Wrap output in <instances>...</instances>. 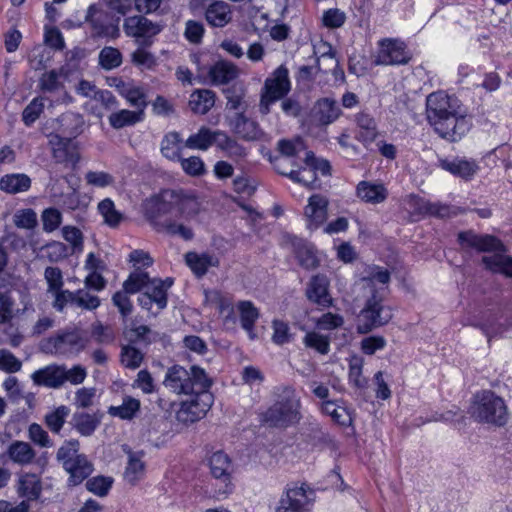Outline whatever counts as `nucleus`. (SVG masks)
<instances>
[{
    "mask_svg": "<svg viewBox=\"0 0 512 512\" xmlns=\"http://www.w3.org/2000/svg\"><path fill=\"white\" fill-rule=\"evenodd\" d=\"M121 96L124 97L131 106L138 108L139 111L142 112L148 104L144 90L133 81H127V87L124 89Z\"/></svg>",
    "mask_w": 512,
    "mask_h": 512,
    "instance_id": "nucleus-47",
    "label": "nucleus"
},
{
    "mask_svg": "<svg viewBox=\"0 0 512 512\" xmlns=\"http://www.w3.org/2000/svg\"><path fill=\"white\" fill-rule=\"evenodd\" d=\"M143 359V352L135 345L128 343L121 347L120 361L125 368L135 370L141 366Z\"/></svg>",
    "mask_w": 512,
    "mask_h": 512,
    "instance_id": "nucleus-46",
    "label": "nucleus"
},
{
    "mask_svg": "<svg viewBox=\"0 0 512 512\" xmlns=\"http://www.w3.org/2000/svg\"><path fill=\"white\" fill-rule=\"evenodd\" d=\"M69 413L70 409L65 405H61L47 413L44 417V422L51 432L58 434L63 428Z\"/></svg>",
    "mask_w": 512,
    "mask_h": 512,
    "instance_id": "nucleus-49",
    "label": "nucleus"
},
{
    "mask_svg": "<svg viewBox=\"0 0 512 512\" xmlns=\"http://www.w3.org/2000/svg\"><path fill=\"white\" fill-rule=\"evenodd\" d=\"M16 491L19 497L27 503L36 501L42 493V481L39 475L30 472H22L18 475Z\"/></svg>",
    "mask_w": 512,
    "mask_h": 512,
    "instance_id": "nucleus-18",
    "label": "nucleus"
},
{
    "mask_svg": "<svg viewBox=\"0 0 512 512\" xmlns=\"http://www.w3.org/2000/svg\"><path fill=\"white\" fill-rule=\"evenodd\" d=\"M471 416L479 423L500 427L508 420V408L502 397L491 390H483L474 396Z\"/></svg>",
    "mask_w": 512,
    "mask_h": 512,
    "instance_id": "nucleus-5",
    "label": "nucleus"
},
{
    "mask_svg": "<svg viewBox=\"0 0 512 512\" xmlns=\"http://www.w3.org/2000/svg\"><path fill=\"white\" fill-rule=\"evenodd\" d=\"M216 147L224 153V155L235 162L246 157V148L238 143L237 140L230 137L226 132L221 131L217 139Z\"/></svg>",
    "mask_w": 512,
    "mask_h": 512,
    "instance_id": "nucleus-33",
    "label": "nucleus"
},
{
    "mask_svg": "<svg viewBox=\"0 0 512 512\" xmlns=\"http://www.w3.org/2000/svg\"><path fill=\"white\" fill-rule=\"evenodd\" d=\"M213 384L206 371L198 365H172L166 371L163 385L177 395H201Z\"/></svg>",
    "mask_w": 512,
    "mask_h": 512,
    "instance_id": "nucleus-3",
    "label": "nucleus"
},
{
    "mask_svg": "<svg viewBox=\"0 0 512 512\" xmlns=\"http://www.w3.org/2000/svg\"><path fill=\"white\" fill-rule=\"evenodd\" d=\"M458 241L464 249H475L479 252L504 251V245L491 235H478L472 231L461 232Z\"/></svg>",
    "mask_w": 512,
    "mask_h": 512,
    "instance_id": "nucleus-17",
    "label": "nucleus"
},
{
    "mask_svg": "<svg viewBox=\"0 0 512 512\" xmlns=\"http://www.w3.org/2000/svg\"><path fill=\"white\" fill-rule=\"evenodd\" d=\"M85 181L89 186L106 188L114 185L115 178L112 174L105 171H88L85 174Z\"/></svg>",
    "mask_w": 512,
    "mask_h": 512,
    "instance_id": "nucleus-58",
    "label": "nucleus"
},
{
    "mask_svg": "<svg viewBox=\"0 0 512 512\" xmlns=\"http://www.w3.org/2000/svg\"><path fill=\"white\" fill-rule=\"evenodd\" d=\"M28 437L37 446L41 448H51L54 443L49 437L48 432L38 423H32L28 427Z\"/></svg>",
    "mask_w": 512,
    "mask_h": 512,
    "instance_id": "nucleus-57",
    "label": "nucleus"
},
{
    "mask_svg": "<svg viewBox=\"0 0 512 512\" xmlns=\"http://www.w3.org/2000/svg\"><path fill=\"white\" fill-rule=\"evenodd\" d=\"M192 396L191 400L181 402L176 412V419L181 423L190 424L202 419L212 405L213 396L209 391Z\"/></svg>",
    "mask_w": 512,
    "mask_h": 512,
    "instance_id": "nucleus-12",
    "label": "nucleus"
},
{
    "mask_svg": "<svg viewBox=\"0 0 512 512\" xmlns=\"http://www.w3.org/2000/svg\"><path fill=\"white\" fill-rule=\"evenodd\" d=\"M62 76V70H51L44 73L39 80V87L45 92H54L62 87L60 77Z\"/></svg>",
    "mask_w": 512,
    "mask_h": 512,
    "instance_id": "nucleus-62",
    "label": "nucleus"
},
{
    "mask_svg": "<svg viewBox=\"0 0 512 512\" xmlns=\"http://www.w3.org/2000/svg\"><path fill=\"white\" fill-rule=\"evenodd\" d=\"M43 230L45 232L55 231L62 223V214L56 208H47L41 215Z\"/></svg>",
    "mask_w": 512,
    "mask_h": 512,
    "instance_id": "nucleus-64",
    "label": "nucleus"
},
{
    "mask_svg": "<svg viewBox=\"0 0 512 512\" xmlns=\"http://www.w3.org/2000/svg\"><path fill=\"white\" fill-rule=\"evenodd\" d=\"M30 186L31 179L22 173L6 174L0 179V190L8 194L25 192Z\"/></svg>",
    "mask_w": 512,
    "mask_h": 512,
    "instance_id": "nucleus-38",
    "label": "nucleus"
},
{
    "mask_svg": "<svg viewBox=\"0 0 512 512\" xmlns=\"http://www.w3.org/2000/svg\"><path fill=\"white\" fill-rule=\"evenodd\" d=\"M123 288L129 293H137L141 290L152 299L154 304L157 306V313L166 308L168 303L167 293L161 279H150L147 272L136 268L123 283Z\"/></svg>",
    "mask_w": 512,
    "mask_h": 512,
    "instance_id": "nucleus-8",
    "label": "nucleus"
},
{
    "mask_svg": "<svg viewBox=\"0 0 512 512\" xmlns=\"http://www.w3.org/2000/svg\"><path fill=\"white\" fill-rule=\"evenodd\" d=\"M7 455L12 462L23 466L33 462L36 452L28 442L16 440L9 445Z\"/></svg>",
    "mask_w": 512,
    "mask_h": 512,
    "instance_id": "nucleus-36",
    "label": "nucleus"
},
{
    "mask_svg": "<svg viewBox=\"0 0 512 512\" xmlns=\"http://www.w3.org/2000/svg\"><path fill=\"white\" fill-rule=\"evenodd\" d=\"M282 162L283 161L279 158H276L274 160L275 170L279 174L290 178L292 181L301 183L305 186H310L316 180L315 173L312 171V169H310V167L299 168V166L295 163V161H292L291 165L293 167H297L298 169H291L290 171H286V170L282 169V167H281Z\"/></svg>",
    "mask_w": 512,
    "mask_h": 512,
    "instance_id": "nucleus-35",
    "label": "nucleus"
},
{
    "mask_svg": "<svg viewBox=\"0 0 512 512\" xmlns=\"http://www.w3.org/2000/svg\"><path fill=\"white\" fill-rule=\"evenodd\" d=\"M311 495H313V491L305 483L287 485L275 512H309Z\"/></svg>",
    "mask_w": 512,
    "mask_h": 512,
    "instance_id": "nucleus-10",
    "label": "nucleus"
},
{
    "mask_svg": "<svg viewBox=\"0 0 512 512\" xmlns=\"http://www.w3.org/2000/svg\"><path fill=\"white\" fill-rule=\"evenodd\" d=\"M291 90L289 71L285 65H280L265 79L261 89L259 111L263 115L270 112V106L285 98Z\"/></svg>",
    "mask_w": 512,
    "mask_h": 512,
    "instance_id": "nucleus-7",
    "label": "nucleus"
},
{
    "mask_svg": "<svg viewBox=\"0 0 512 512\" xmlns=\"http://www.w3.org/2000/svg\"><path fill=\"white\" fill-rule=\"evenodd\" d=\"M208 466L211 476L222 484V487L218 491V495L221 496L231 493L233 489L231 482L233 467L228 454L223 451H216L212 453L208 458Z\"/></svg>",
    "mask_w": 512,
    "mask_h": 512,
    "instance_id": "nucleus-13",
    "label": "nucleus"
},
{
    "mask_svg": "<svg viewBox=\"0 0 512 512\" xmlns=\"http://www.w3.org/2000/svg\"><path fill=\"white\" fill-rule=\"evenodd\" d=\"M239 75L238 67L232 62L219 60L208 71V76L213 85H224L235 80Z\"/></svg>",
    "mask_w": 512,
    "mask_h": 512,
    "instance_id": "nucleus-25",
    "label": "nucleus"
},
{
    "mask_svg": "<svg viewBox=\"0 0 512 512\" xmlns=\"http://www.w3.org/2000/svg\"><path fill=\"white\" fill-rule=\"evenodd\" d=\"M392 317L391 308L384 304L383 298L378 292H374L366 300L363 309L357 317V332L367 334L389 323Z\"/></svg>",
    "mask_w": 512,
    "mask_h": 512,
    "instance_id": "nucleus-6",
    "label": "nucleus"
},
{
    "mask_svg": "<svg viewBox=\"0 0 512 512\" xmlns=\"http://www.w3.org/2000/svg\"><path fill=\"white\" fill-rule=\"evenodd\" d=\"M482 261L489 270L512 278V257L495 253L491 256H484Z\"/></svg>",
    "mask_w": 512,
    "mask_h": 512,
    "instance_id": "nucleus-41",
    "label": "nucleus"
},
{
    "mask_svg": "<svg viewBox=\"0 0 512 512\" xmlns=\"http://www.w3.org/2000/svg\"><path fill=\"white\" fill-rule=\"evenodd\" d=\"M157 336L158 334L152 332L147 325L134 326L125 332L126 339L133 345L148 346L157 339Z\"/></svg>",
    "mask_w": 512,
    "mask_h": 512,
    "instance_id": "nucleus-42",
    "label": "nucleus"
},
{
    "mask_svg": "<svg viewBox=\"0 0 512 512\" xmlns=\"http://www.w3.org/2000/svg\"><path fill=\"white\" fill-rule=\"evenodd\" d=\"M214 104L215 93L212 90L198 89L190 95L189 107L196 114H206Z\"/></svg>",
    "mask_w": 512,
    "mask_h": 512,
    "instance_id": "nucleus-37",
    "label": "nucleus"
},
{
    "mask_svg": "<svg viewBox=\"0 0 512 512\" xmlns=\"http://www.w3.org/2000/svg\"><path fill=\"white\" fill-rule=\"evenodd\" d=\"M439 166L456 177L464 180L471 179L478 171L479 167L474 160L455 157L453 159H441Z\"/></svg>",
    "mask_w": 512,
    "mask_h": 512,
    "instance_id": "nucleus-20",
    "label": "nucleus"
},
{
    "mask_svg": "<svg viewBox=\"0 0 512 512\" xmlns=\"http://www.w3.org/2000/svg\"><path fill=\"white\" fill-rule=\"evenodd\" d=\"M301 403L295 390L290 386L282 388L280 399L263 414V421L270 426L286 428L297 424L301 419Z\"/></svg>",
    "mask_w": 512,
    "mask_h": 512,
    "instance_id": "nucleus-4",
    "label": "nucleus"
},
{
    "mask_svg": "<svg viewBox=\"0 0 512 512\" xmlns=\"http://www.w3.org/2000/svg\"><path fill=\"white\" fill-rule=\"evenodd\" d=\"M63 375V365L51 364L36 370L31 378L36 385L58 389L62 387Z\"/></svg>",
    "mask_w": 512,
    "mask_h": 512,
    "instance_id": "nucleus-23",
    "label": "nucleus"
},
{
    "mask_svg": "<svg viewBox=\"0 0 512 512\" xmlns=\"http://www.w3.org/2000/svg\"><path fill=\"white\" fill-rule=\"evenodd\" d=\"M99 64L105 70H112L122 64V54L114 47H104L99 53Z\"/></svg>",
    "mask_w": 512,
    "mask_h": 512,
    "instance_id": "nucleus-53",
    "label": "nucleus"
},
{
    "mask_svg": "<svg viewBox=\"0 0 512 512\" xmlns=\"http://www.w3.org/2000/svg\"><path fill=\"white\" fill-rule=\"evenodd\" d=\"M84 123L82 115L74 112L64 113L58 118V132L73 140L83 132Z\"/></svg>",
    "mask_w": 512,
    "mask_h": 512,
    "instance_id": "nucleus-32",
    "label": "nucleus"
},
{
    "mask_svg": "<svg viewBox=\"0 0 512 512\" xmlns=\"http://www.w3.org/2000/svg\"><path fill=\"white\" fill-rule=\"evenodd\" d=\"M86 341L75 331H62L40 342L41 352L69 357L84 350Z\"/></svg>",
    "mask_w": 512,
    "mask_h": 512,
    "instance_id": "nucleus-9",
    "label": "nucleus"
},
{
    "mask_svg": "<svg viewBox=\"0 0 512 512\" xmlns=\"http://www.w3.org/2000/svg\"><path fill=\"white\" fill-rule=\"evenodd\" d=\"M15 301L11 292L4 286H0V324L11 321L14 315Z\"/></svg>",
    "mask_w": 512,
    "mask_h": 512,
    "instance_id": "nucleus-52",
    "label": "nucleus"
},
{
    "mask_svg": "<svg viewBox=\"0 0 512 512\" xmlns=\"http://www.w3.org/2000/svg\"><path fill=\"white\" fill-rule=\"evenodd\" d=\"M426 117L434 131L450 142L461 140L471 127L470 121L460 110L457 98L443 91L427 96Z\"/></svg>",
    "mask_w": 512,
    "mask_h": 512,
    "instance_id": "nucleus-1",
    "label": "nucleus"
},
{
    "mask_svg": "<svg viewBox=\"0 0 512 512\" xmlns=\"http://www.w3.org/2000/svg\"><path fill=\"white\" fill-rule=\"evenodd\" d=\"M86 21L92 29L93 37H104L111 34H118V28L107 24V15L101 11L96 5H90L86 13Z\"/></svg>",
    "mask_w": 512,
    "mask_h": 512,
    "instance_id": "nucleus-19",
    "label": "nucleus"
},
{
    "mask_svg": "<svg viewBox=\"0 0 512 512\" xmlns=\"http://www.w3.org/2000/svg\"><path fill=\"white\" fill-rule=\"evenodd\" d=\"M240 314L241 326L252 335L255 322L259 318V311L251 301H240L237 304Z\"/></svg>",
    "mask_w": 512,
    "mask_h": 512,
    "instance_id": "nucleus-43",
    "label": "nucleus"
},
{
    "mask_svg": "<svg viewBox=\"0 0 512 512\" xmlns=\"http://www.w3.org/2000/svg\"><path fill=\"white\" fill-rule=\"evenodd\" d=\"M355 122L359 129L357 138L365 144L372 143L378 135L377 123L373 116L362 111L356 114Z\"/></svg>",
    "mask_w": 512,
    "mask_h": 512,
    "instance_id": "nucleus-34",
    "label": "nucleus"
},
{
    "mask_svg": "<svg viewBox=\"0 0 512 512\" xmlns=\"http://www.w3.org/2000/svg\"><path fill=\"white\" fill-rule=\"evenodd\" d=\"M201 210V204L195 196L177 192V213L185 219H193Z\"/></svg>",
    "mask_w": 512,
    "mask_h": 512,
    "instance_id": "nucleus-40",
    "label": "nucleus"
},
{
    "mask_svg": "<svg viewBox=\"0 0 512 512\" xmlns=\"http://www.w3.org/2000/svg\"><path fill=\"white\" fill-rule=\"evenodd\" d=\"M182 138L178 132L172 131L163 137L161 141L162 155L172 161L181 159Z\"/></svg>",
    "mask_w": 512,
    "mask_h": 512,
    "instance_id": "nucleus-39",
    "label": "nucleus"
},
{
    "mask_svg": "<svg viewBox=\"0 0 512 512\" xmlns=\"http://www.w3.org/2000/svg\"><path fill=\"white\" fill-rule=\"evenodd\" d=\"M328 199L321 194H313L309 197L304 208V218L307 228L311 231L322 226L328 217Z\"/></svg>",
    "mask_w": 512,
    "mask_h": 512,
    "instance_id": "nucleus-15",
    "label": "nucleus"
},
{
    "mask_svg": "<svg viewBox=\"0 0 512 512\" xmlns=\"http://www.w3.org/2000/svg\"><path fill=\"white\" fill-rule=\"evenodd\" d=\"M330 281L324 274L313 275L305 290L307 299L324 308L332 306L333 299L329 293Z\"/></svg>",
    "mask_w": 512,
    "mask_h": 512,
    "instance_id": "nucleus-16",
    "label": "nucleus"
},
{
    "mask_svg": "<svg viewBox=\"0 0 512 512\" xmlns=\"http://www.w3.org/2000/svg\"><path fill=\"white\" fill-rule=\"evenodd\" d=\"M50 144L52 146L53 157L58 161L69 159V148L72 145V139L58 133L51 135Z\"/></svg>",
    "mask_w": 512,
    "mask_h": 512,
    "instance_id": "nucleus-50",
    "label": "nucleus"
},
{
    "mask_svg": "<svg viewBox=\"0 0 512 512\" xmlns=\"http://www.w3.org/2000/svg\"><path fill=\"white\" fill-rule=\"evenodd\" d=\"M410 56L405 44L395 39H382L379 41V50L373 60L376 65L406 64Z\"/></svg>",
    "mask_w": 512,
    "mask_h": 512,
    "instance_id": "nucleus-14",
    "label": "nucleus"
},
{
    "mask_svg": "<svg viewBox=\"0 0 512 512\" xmlns=\"http://www.w3.org/2000/svg\"><path fill=\"white\" fill-rule=\"evenodd\" d=\"M113 484V478L112 477H106V476H96L93 478H90L85 486L86 489L99 496V497H105Z\"/></svg>",
    "mask_w": 512,
    "mask_h": 512,
    "instance_id": "nucleus-55",
    "label": "nucleus"
},
{
    "mask_svg": "<svg viewBox=\"0 0 512 512\" xmlns=\"http://www.w3.org/2000/svg\"><path fill=\"white\" fill-rule=\"evenodd\" d=\"M341 115V109L337 102L331 98L319 99L313 108L312 117L319 125H329Z\"/></svg>",
    "mask_w": 512,
    "mask_h": 512,
    "instance_id": "nucleus-21",
    "label": "nucleus"
},
{
    "mask_svg": "<svg viewBox=\"0 0 512 512\" xmlns=\"http://www.w3.org/2000/svg\"><path fill=\"white\" fill-rule=\"evenodd\" d=\"M127 453L128 461L124 472V479L131 485H135L145 473V463L143 451H132L131 449L124 448Z\"/></svg>",
    "mask_w": 512,
    "mask_h": 512,
    "instance_id": "nucleus-29",
    "label": "nucleus"
},
{
    "mask_svg": "<svg viewBox=\"0 0 512 512\" xmlns=\"http://www.w3.org/2000/svg\"><path fill=\"white\" fill-rule=\"evenodd\" d=\"M64 470L69 474L68 482L79 485L93 472V464L83 455H77L72 462L65 463Z\"/></svg>",
    "mask_w": 512,
    "mask_h": 512,
    "instance_id": "nucleus-24",
    "label": "nucleus"
},
{
    "mask_svg": "<svg viewBox=\"0 0 512 512\" xmlns=\"http://www.w3.org/2000/svg\"><path fill=\"white\" fill-rule=\"evenodd\" d=\"M123 30L128 37L135 38L141 46H151L154 37L163 30V25L143 15H134L125 18Z\"/></svg>",
    "mask_w": 512,
    "mask_h": 512,
    "instance_id": "nucleus-11",
    "label": "nucleus"
},
{
    "mask_svg": "<svg viewBox=\"0 0 512 512\" xmlns=\"http://www.w3.org/2000/svg\"><path fill=\"white\" fill-rule=\"evenodd\" d=\"M296 257L299 264L307 270L315 269L319 265V260L311 246L304 245L299 247L296 252Z\"/></svg>",
    "mask_w": 512,
    "mask_h": 512,
    "instance_id": "nucleus-63",
    "label": "nucleus"
},
{
    "mask_svg": "<svg viewBox=\"0 0 512 512\" xmlns=\"http://www.w3.org/2000/svg\"><path fill=\"white\" fill-rule=\"evenodd\" d=\"M142 111L120 110L109 116V123L114 129L134 125L142 120Z\"/></svg>",
    "mask_w": 512,
    "mask_h": 512,
    "instance_id": "nucleus-45",
    "label": "nucleus"
},
{
    "mask_svg": "<svg viewBox=\"0 0 512 512\" xmlns=\"http://www.w3.org/2000/svg\"><path fill=\"white\" fill-rule=\"evenodd\" d=\"M185 262L198 278L203 277L210 267L220 265L219 258L209 253L188 252L185 255Z\"/></svg>",
    "mask_w": 512,
    "mask_h": 512,
    "instance_id": "nucleus-26",
    "label": "nucleus"
},
{
    "mask_svg": "<svg viewBox=\"0 0 512 512\" xmlns=\"http://www.w3.org/2000/svg\"><path fill=\"white\" fill-rule=\"evenodd\" d=\"M103 414L101 412L86 413L75 412L72 417L73 428L81 436H91L101 423Z\"/></svg>",
    "mask_w": 512,
    "mask_h": 512,
    "instance_id": "nucleus-28",
    "label": "nucleus"
},
{
    "mask_svg": "<svg viewBox=\"0 0 512 512\" xmlns=\"http://www.w3.org/2000/svg\"><path fill=\"white\" fill-rule=\"evenodd\" d=\"M232 128L235 134L247 141H254L261 138L263 132L258 123L244 116L243 112L236 113Z\"/></svg>",
    "mask_w": 512,
    "mask_h": 512,
    "instance_id": "nucleus-27",
    "label": "nucleus"
},
{
    "mask_svg": "<svg viewBox=\"0 0 512 512\" xmlns=\"http://www.w3.org/2000/svg\"><path fill=\"white\" fill-rule=\"evenodd\" d=\"M363 362L361 359L354 358L349 364V382L358 389H364L367 386V379L362 375Z\"/></svg>",
    "mask_w": 512,
    "mask_h": 512,
    "instance_id": "nucleus-59",
    "label": "nucleus"
},
{
    "mask_svg": "<svg viewBox=\"0 0 512 512\" xmlns=\"http://www.w3.org/2000/svg\"><path fill=\"white\" fill-rule=\"evenodd\" d=\"M220 132L221 130L213 131L206 126H202L197 133L190 135L186 139L184 146L190 149L206 151L212 145L216 146Z\"/></svg>",
    "mask_w": 512,
    "mask_h": 512,
    "instance_id": "nucleus-30",
    "label": "nucleus"
},
{
    "mask_svg": "<svg viewBox=\"0 0 512 512\" xmlns=\"http://www.w3.org/2000/svg\"><path fill=\"white\" fill-rule=\"evenodd\" d=\"M140 408V402L134 398H128L123 401L120 406H111L109 414L121 419H131Z\"/></svg>",
    "mask_w": 512,
    "mask_h": 512,
    "instance_id": "nucleus-54",
    "label": "nucleus"
},
{
    "mask_svg": "<svg viewBox=\"0 0 512 512\" xmlns=\"http://www.w3.org/2000/svg\"><path fill=\"white\" fill-rule=\"evenodd\" d=\"M80 443L76 439H70L64 441V443L59 447L56 459L62 463L63 468L65 467V463L72 462L73 459L76 458L79 451Z\"/></svg>",
    "mask_w": 512,
    "mask_h": 512,
    "instance_id": "nucleus-56",
    "label": "nucleus"
},
{
    "mask_svg": "<svg viewBox=\"0 0 512 512\" xmlns=\"http://www.w3.org/2000/svg\"><path fill=\"white\" fill-rule=\"evenodd\" d=\"M205 19L212 27L222 28L232 20L231 6L221 0H215L207 5Z\"/></svg>",
    "mask_w": 512,
    "mask_h": 512,
    "instance_id": "nucleus-22",
    "label": "nucleus"
},
{
    "mask_svg": "<svg viewBox=\"0 0 512 512\" xmlns=\"http://www.w3.org/2000/svg\"><path fill=\"white\" fill-rule=\"evenodd\" d=\"M177 212V192L165 190L160 195L153 196L144 204L145 217L157 228L169 235H178L184 240H191L194 233L191 228L176 223L171 219L160 221L163 216Z\"/></svg>",
    "mask_w": 512,
    "mask_h": 512,
    "instance_id": "nucleus-2",
    "label": "nucleus"
},
{
    "mask_svg": "<svg viewBox=\"0 0 512 512\" xmlns=\"http://www.w3.org/2000/svg\"><path fill=\"white\" fill-rule=\"evenodd\" d=\"M97 208L104 219V223L111 228L118 227L123 220L122 213L115 208V204L110 198L100 201Z\"/></svg>",
    "mask_w": 512,
    "mask_h": 512,
    "instance_id": "nucleus-44",
    "label": "nucleus"
},
{
    "mask_svg": "<svg viewBox=\"0 0 512 512\" xmlns=\"http://www.w3.org/2000/svg\"><path fill=\"white\" fill-rule=\"evenodd\" d=\"M366 273L367 275L362 278V282L364 287L369 288L372 293L378 292L375 289L376 283L386 285L390 281V273L385 268L379 266L369 267Z\"/></svg>",
    "mask_w": 512,
    "mask_h": 512,
    "instance_id": "nucleus-48",
    "label": "nucleus"
},
{
    "mask_svg": "<svg viewBox=\"0 0 512 512\" xmlns=\"http://www.w3.org/2000/svg\"><path fill=\"white\" fill-rule=\"evenodd\" d=\"M357 196L366 203L378 204L388 196L387 189L383 184L361 181L356 187Z\"/></svg>",
    "mask_w": 512,
    "mask_h": 512,
    "instance_id": "nucleus-31",
    "label": "nucleus"
},
{
    "mask_svg": "<svg viewBox=\"0 0 512 512\" xmlns=\"http://www.w3.org/2000/svg\"><path fill=\"white\" fill-rule=\"evenodd\" d=\"M303 343L306 347L314 349L322 355H326L330 351V338L315 331L307 332Z\"/></svg>",
    "mask_w": 512,
    "mask_h": 512,
    "instance_id": "nucleus-51",
    "label": "nucleus"
},
{
    "mask_svg": "<svg viewBox=\"0 0 512 512\" xmlns=\"http://www.w3.org/2000/svg\"><path fill=\"white\" fill-rule=\"evenodd\" d=\"M44 109L43 98H34L24 109L22 119L25 125H32L41 115Z\"/></svg>",
    "mask_w": 512,
    "mask_h": 512,
    "instance_id": "nucleus-60",
    "label": "nucleus"
},
{
    "mask_svg": "<svg viewBox=\"0 0 512 512\" xmlns=\"http://www.w3.org/2000/svg\"><path fill=\"white\" fill-rule=\"evenodd\" d=\"M16 227L21 229H34L37 225V215L33 209L18 210L13 217Z\"/></svg>",
    "mask_w": 512,
    "mask_h": 512,
    "instance_id": "nucleus-61",
    "label": "nucleus"
}]
</instances>
